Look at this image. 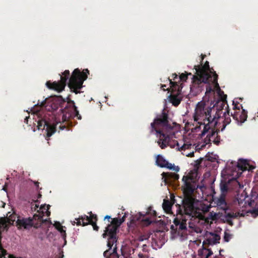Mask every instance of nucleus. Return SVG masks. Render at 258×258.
<instances>
[{
	"label": "nucleus",
	"mask_w": 258,
	"mask_h": 258,
	"mask_svg": "<svg viewBox=\"0 0 258 258\" xmlns=\"http://www.w3.org/2000/svg\"><path fill=\"white\" fill-rule=\"evenodd\" d=\"M176 217L173 223L176 229L182 231L186 229L187 221L191 228L190 221L194 220H205L204 214L209 211L211 207L205 204L199 203L192 195H185L182 200V205L176 204Z\"/></svg>",
	"instance_id": "f257e3e1"
},
{
	"label": "nucleus",
	"mask_w": 258,
	"mask_h": 258,
	"mask_svg": "<svg viewBox=\"0 0 258 258\" xmlns=\"http://www.w3.org/2000/svg\"><path fill=\"white\" fill-rule=\"evenodd\" d=\"M223 100H218L212 107L208 106L205 102L201 101L196 106L194 115V121L196 122L195 130L198 132L203 129L199 135L202 138L208 133V131L217 124V120L221 117L224 107L226 111L229 109L226 97L223 95Z\"/></svg>",
	"instance_id": "f03ea898"
},
{
	"label": "nucleus",
	"mask_w": 258,
	"mask_h": 258,
	"mask_svg": "<svg viewBox=\"0 0 258 258\" xmlns=\"http://www.w3.org/2000/svg\"><path fill=\"white\" fill-rule=\"evenodd\" d=\"M89 74V71L87 69L81 72L77 68L74 70L72 76L70 77V71L66 70L60 76V80L59 81L51 82L50 81H48L46 82V86L49 89L54 90L58 92H60L64 89L67 81L70 78L68 83L69 87L72 92L78 94L80 93L79 90L83 87V84L84 81L88 78V74Z\"/></svg>",
	"instance_id": "7ed1b4c3"
},
{
	"label": "nucleus",
	"mask_w": 258,
	"mask_h": 258,
	"mask_svg": "<svg viewBox=\"0 0 258 258\" xmlns=\"http://www.w3.org/2000/svg\"><path fill=\"white\" fill-rule=\"evenodd\" d=\"M150 129L151 134L156 132L157 137L159 138L157 143L162 149L167 146L174 148L175 145L170 144V142L175 138V132L173 131V126L169 122L168 114L164 110L151 123Z\"/></svg>",
	"instance_id": "20e7f679"
},
{
	"label": "nucleus",
	"mask_w": 258,
	"mask_h": 258,
	"mask_svg": "<svg viewBox=\"0 0 258 258\" xmlns=\"http://www.w3.org/2000/svg\"><path fill=\"white\" fill-rule=\"evenodd\" d=\"M126 214L124 213L121 218H114L111 223L108 224L102 234L104 238H107L108 249L105 250L103 255L105 258H119L117 252V232L121 224L125 221Z\"/></svg>",
	"instance_id": "39448f33"
},
{
	"label": "nucleus",
	"mask_w": 258,
	"mask_h": 258,
	"mask_svg": "<svg viewBox=\"0 0 258 258\" xmlns=\"http://www.w3.org/2000/svg\"><path fill=\"white\" fill-rule=\"evenodd\" d=\"M50 100L48 105L52 111L56 110L59 107H61L60 111L62 122H68L70 119L75 117L78 119H81V115L79 114L74 101L69 97L67 98V102L63 109V104L66 103V101L61 96L54 95L51 97Z\"/></svg>",
	"instance_id": "423d86ee"
},
{
	"label": "nucleus",
	"mask_w": 258,
	"mask_h": 258,
	"mask_svg": "<svg viewBox=\"0 0 258 258\" xmlns=\"http://www.w3.org/2000/svg\"><path fill=\"white\" fill-rule=\"evenodd\" d=\"M201 61L202 62L206 55L202 54ZM194 69L196 71L195 75L192 76V83L195 87H200L202 83H209L214 79V74L215 72L213 68H210L209 62L206 61L204 65H195Z\"/></svg>",
	"instance_id": "0eeeda50"
},
{
	"label": "nucleus",
	"mask_w": 258,
	"mask_h": 258,
	"mask_svg": "<svg viewBox=\"0 0 258 258\" xmlns=\"http://www.w3.org/2000/svg\"><path fill=\"white\" fill-rule=\"evenodd\" d=\"M52 119L53 117L50 119L48 115H44L43 117H39L37 121V128L38 130H45V139L47 140H48L49 138L56 132V126L59 122H61L59 118L58 120H52Z\"/></svg>",
	"instance_id": "6e6552de"
},
{
	"label": "nucleus",
	"mask_w": 258,
	"mask_h": 258,
	"mask_svg": "<svg viewBox=\"0 0 258 258\" xmlns=\"http://www.w3.org/2000/svg\"><path fill=\"white\" fill-rule=\"evenodd\" d=\"M175 83V82H171V93L168 96V100L173 105L177 106L180 104L182 99L181 93L182 87H178L176 85L174 86Z\"/></svg>",
	"instance_id": "1a4fd4ad"
},
{
	"label": "nucleus",
	"mask_w": 258,
	"mask_h": 258,
	"mask_svg": "<svg viewBox=\"0 0 258 258\" xmlns=\"http://www.w3.org/2000/svg\"><path fill=\"white\" fill-rule=\"evenodd\" d=\"M139 222H142L143 225L146 226L149 225L152 222L150 218L146 217L145 215L139 213L137 215L131 216L129 226L136 225Z\"/></svg>",
	"instance_id": "9d476101"
},
{
	"label": "nucleus",
	"mask_w": 258,
	"mask_h": 258,
	"mask_svg": "<svg viewBox=\"0 0 258 258\" xmlns=\"http://www.w3.org/2000/svg\"><path fill=\"white\" fill-rule=\"evenodd\" d=\"M192 178L188 176H184L182 178V181L184 182V196L185 195H192L195 190V183L192 182Z\"/></svg>",
	"instance_id": "9b49d317"
},
{
	"label": "nucleus",
	"mask_w": 258,
	"mask_h": 258,
	"mask_svg": "<svg viewBox=\"0 0 258 258\" xmlns=\"http://www.w3.org/2000/svg\"><path fill=\"white\" fill-rule=\"evenodd\" d=\"M90 214V216H88L86 215L84 216H80L79 218H76V220L77 222L74 221V223L73 224L75 225L76 223L77 225H83L86 226L88 225L90 223H92L93 222L97 221V216L95 214H93L91 212L89 213Z\"/></svg>",
	"instance_id": "f8f14e48"
},
{
	"label": "nucleus",
	"mask_w": 258,
	"mask_h": 258,
	"mask_svg": "<svg viewBox=\"0 0 258 258\" xmlns=\"http://www.w3.org/2000/svg\"><path fill=\"white\" fill-rule=\"evenodd\" d=\"M156 164L162 168L166 167L169 169L178 172L180 168L178 166H175L174 164H172L166 161L164 157L160 155H158L156 160Z\"/></svg>",
	"instance_id": "ddd939ff"
},
{
	"label": "nucleus",
	"mask_w": 258,
	"mask_h": 258,
	"mask_svg": "<svg viewBox=\"0 0 258 258\" xmlns=\"http://www.w3.org/2000/svg\"><path fill=\"white\" fill-rule=\"evenodd\" d=\"M215 126L211 128L208 131L209 132L210 130L211 131V133L208 134L205 139V142L206 144L210 143L211 141H212L215 144L218 145L220 143V137L218 135V132L219 131H215L214 128Z\"/></svg>",
	"instance_id": "4468645a"
},
{
	"label": "nucleus",
	"mask_w": 258,
	"mask_h": 258,
	"mask_svg": "<svg viewBox=\"0 0 258 258\" xmlns=\"http://www.w3.org/2000/svg\"><path fill=\"white\" fill-rule=\"evenodd\" d=\"M225 211V215L224 216L225 221L230 226L233 225V223L232 219L236 218L238 217H244L245 214L240 212L234 213L233 212H228V210Z\"/></svg>",
	"instance_id": "2eb2a0df"
},
{
	"label": "nucleus",
	"mask_w": 258,
	"mask_h": 258,
	"mask_svg": "<svg viewBox=\"0 0 258 258\" xmlns=\"http://www.w3.org/2000/svg\"><path fill=\"white\" fill-rule=\"evenodd\" d=\"M206 239L203 241V244L213 245L220 242L221 239L220 235L217 234L210 232L206 235Z\"/></svg>",
	"instance_id": "dca6fc26"
},
{
	"label": "nucleus",
	"mask_w": 258,
	"mask_h": 258,
	"mask_svg": "<svg viewBox=\"0 0 258 258\" xmlns=\"http://www.w3.org/2000/svg\"><path fill=\"white\" fill-rule=\"evenodd\" d=\"M231 184L233 185L235 187H237L238 186H239V187L240 186L239 182L235 178H233L229 181L228 183L222 182L220 184V189L221 191V194H225L226 196V194L227 192L229 186Z\"/></svg>",
	"instance_id": "f3484780"
},
{
	"label": "nucleus",
	"mask_w": 258,
	"mask_h": 258,
	"mask_svg": "<svg viewBox=\"0 0 258 258\" xmlns=\"http://www.w3.org/2000/svg\"><path fill=\"white\" fill-rule=\"evenodd\" d=\"M247 114V111L242 109L241 111H234L233 114L231 113V115L238 123L241 124L246 120Z\"/></svg>",
	"instance_id": "a211bd4d"
},
{
	"label": "nucleus",
	"mask_w": 258,
	"mask_h": 258,
	"mask_svg": "<svg viewBox=\"0 0 258 258\" xmlns=\"http://www.w3.org/2000/svg\"><path fill=\"white\" fill-rule=\"evenodd\" d=\"M226 196L225 194H221L219 198L216 200L215 203L217 206L220 209L223 210H228L229 207L225 200Z\"/></svg>",
	"instance_id": "6ab92c4d"
},
{
	"label": "nucleus",
	"mask_w": 258,
	"mask_h": 258,
	"mask_svg": "<svg viewBox=\"0 0 258 258\" xmlns=\"http://www.w3.org/2000/svg\"><path fill=\"white\" fill-rule=\"evenodd\" d=\"M218 75L214 72V79L213 80L211 81L213 84L214 85L215 88L217 90V93L219 95V99L218 100H223L222 98L224 97L223 95H224L226 97V99L227 98V95L224 94V92L222 91L219 85V84L218 83Z\"/></svg>",
	"instance_id": "aec40b11"
},
{
	"label": "nucleus",
	"mask_w": 258,
	"mask_h": 258,
	"mask_svg": "<svg viewBox=\"0 0 258 258\" xmlns=\"http://www.w3.org/2000/svg\"><path fill=\"white\" fill-rule=\"evenodd\" d=\"M16 223L19 228L24 227L25 229H27L33 225L32 220L29 218L18 219L16 221Z\"/></svg>",
	"instance_id": "412c9836"
},
{
	"label": "nucleus",
	"mask_w": 258,
	"mask_h": 258,
	"mask_svg": "<svg viewBox=\"0 0 258 258\" xmlns=\"http://www.w3.org/2000/svg\"><path fill=\"white\" fill-rule=\"evenodd\" d=\"M162 176L165 183L168 182V179L170 178H173L174 180H177L179 178L178 174L172 173L163 172Z\"/></svg>",
	"instance_id": "4be33fe9"
},
{
	"label": "nucleus",
	"mask_w": 258,
	"mask_h": 258,
	"mask_svg": "<svg viewBox=\"0 0 258 258\" xmlns=\"http://www.w3.org/2000/svg\"><path fill=\"white\" fill-rule=\"evenodd\" d=\"M172 205L173 204L169 200L164 199L162 207L166 213L170 214L172 213L171 208Z\"/></svg>",
	"instance_id": "5701e85b"
},
{
	"label": "nucleus",
	"mask_w": 258,
	"mask_h": 258,
	"mask_svg": "<svg viewBox=\"0 0 258 258\" xmlns=\"http://www.w3.org/2000/svg\"><path fill=\"white\" fill-rule=\"evenodd\" d=\"M223 116H224V120L223 121V126L221 130V131H223L226 126L231 122V118L229 116V109L227 110L223 113Z\"/></svg>",
	"instance_id": "b1692460"
},
{
	"label": "nucleus",
	"mask_w": 258,
	"mask_h": 258,
	"mask_svg": "<svg viewBox=\"0 0 258 258\" xmlns=\"http://www.w3.org/2000/svg\"><path fill=\"white\" fill-rule=\"evenodd\" d=\"M178 75L176 74H173L172 75V79H170L169 77L168 78V80L170 82V85H171V82L173 83L175 82V84H174V86H175L176 85L178 87H182V83H180L179 84V81H178Z\"/></svg>",
	"instance_id": "393cba45"
},
{
	"label": "nucleus",
	"mask_w": 258,
	"mask_h": 258,
	"mask_svg": "<svg viewBox=\"0 0 258 258\" xmlns=\"http://www.w3.org/2000/svg\"><path fill=\"white\" fill-rule=\"evenodd\" d=\"M54 225L55 228L59 232H60L63 238L65 239L66 237V231L64 230L63 229V227L58 222H55Z\"/></svg>",
	"instance_id": "a878e982"
},
{
	"label": "nucleus",
	"mask_w": 258,
	"mask_h": 258,
	"mask_svg": "<svg viewBox=\"0 0 258 258\" xmlns=\"http://www.w3.org/2000/svg\"><path fill=\"white\" fill-rule=\"evenodd\" d=\"M176 142V145L177 146V148L179 151H185L186 149H190L191 145L190 144H183L182 146H180L179 144L177 141Z\"/></svg>",
	"instance_id": "bb28decb"
},
{
	"label": "nucleus",
	"mask_w": 258,
	"mask_h": 258,
	"mask_svg": "<svg viewBox=\"0 0 258 258\" xmlns=\"http://www.w3.org/2000/svg\"><path fill=\"white\" fill-rule=\"evenodd\" d=\"M205 253L207 256H210L213 254V252L210 249H207L204 248L202 250H199V255L203 256Z\"/></svg>",
	"instance_id": "cd10ccee"
},
{
	"label": "nucleus",
	"mask_w": 258,
	"mask_h": 258,
	"mask_svg": "<svg viewBox=\"0 0 258 258\" xmlns=\"http://www.w3.org/2000/svg\"><path fill=\"white\" fill-rule=\"evenodd\" d=\"M1 239H2V232L0 231V258L4 257L7 258L6 256L8 254L7 252V250L3 248L2 243H1Z\"/></svg>",
	"instance_id": "c85d7f7f"
},
{
	"label": "nucleus",
	"mask_w": 258,
	"mask_h": 258,
	"mask_svg": "<svg viewBox=\"0 0 258 258\" xmlns=\"http://www.w3.org/2000/svg\"><path fill=\"white\" fill-rule=\"evenodd\" d=\"M188 75H192L191 73H187L185 72V73H182L179 76L178 78V81H179V84H180L181 81H186L187 79V77Z\"/></svg>",
	"instance_id": "c756f323"
},
{
	"label": "nucleus",
	"mask_w": 258,
	"mask_h": 258,
	"mask_svg": "<svg viewBox=\"0 0 258 258\" xmlns=\"http://www.w3.org/2000/svg\"><path fill=\"white\" fill-rule=\"evenodd\" d=\"M236 200L238 202V206L240 207H243L246 205V202L245 201V198L241 195L240 198L237 197Z\"/></svg>",
	"instance_id": "7c9ffc66"
},
{
	"label": "nucleus",
	"mask_w": 258,
	"mask_h": 258,
	"mask_svg": "<svg viewBox=\"0 0 258 258\" xmlns=\"http://www.w3.org/2000/svg\"><path fill=\"white\" fill-rule=\"evenodd\" d=\"M7 227V221L4 218L0 219V231Z\"/></svg>",
	"instance_id": "2f4dec72"
},
{
	"label": "nucleus",
	"mask_w": 258,
	"mask_h": 258,
	"mask_svg": "<svg viewBox=\"0 0 258 258\" xmlns=\"http://www.w3.org/2000/svg\"><path fill=\"white\" fill-rule=\"evenodd\" d=\"M34 218L35 219H37L40 222V224L47 222V220H44L43 219V215H42L35 214L34 215Z\"/></svg>",
	"instance_id": "473e14b6"
},
{
	"label": "nucleus",
	"mask_w": 258,
	"mask_h": 258,
	"mask_svg": "<svg viewBox=\"0 0 258 258\" xmlns=\"http://www.w3.org/2000/svg\"><path fill=\"white\" fill-rule=\"evenodd\" d=\"M233 110L234 111H240V107L242 108L241 105H239V103L237 101H233Z\"/></svg>",
	"instance_id": "72a5a7b5"
},
{
	"label": "nucleus",
	"mask_w": 258,
	"mask_h": 258,
	"mask_svg": "<svg viewBox=\"0 0 258 258\" xmlns=\"http://www.w3.org/2000/svg\"><path fill=\"white\" fill-rule=\"evenodd\" d=\"M147 214L151 215L152 216L154 217H156L157 216L156 212L153 210L152 207H149L148 209V212H147Z\"/></svg>",
	"instance_id": "f704fd0d"
},
{
	"label": "nucleus",
	"mask_w": 258,
	"mask_h": 258,
	"mask_svg": "<svg viewBox=\"0 0 258 258\" xmlns=\"http://www.w3.org/2000/svg\"><path fill=\"white\" fill-rule=\"evenodd\" d=\"M49 205H44L43 206H41L40 208V210H42V213L44 212L43 210H46V213L47 216H49L50 214V212L48 211V209H49Z\"/></svg>",
	"instance_id": "c9c22d12"
},
{
	"label": "nucleus",
	"mask_w": 258,
	"mask_h": 258,
	"mask_svg": "<svg viewBox=\"0 0 258 258\" xmlns=\"http://www.w3.org/2000/svg\"><path fill=\"white\" fill-rule=\"evenodd\" d=\"M231 234L225 232L224 233V240L225 242H228L231 239Z\"/></svg>",
	"instance_id": "e433bc0d"
},
{
	"label": "nucleus",
	"mask_w": 258,
	"mask_h": 258,
	"mask_svg": "<svg viewBox=\"0 0 258 258\" xmlns=\"http://www.w3.org/2000/svg\"><path fill=\"white\" fill-rule=\"evenodd\" d=\"M96 221L93 222L92 223H90L89 224H91L93 226V229L95 231H98L99 230V227L97 225Z\"/></svg>",
	"instance_id": "4c0bfd02"
},
{
	"label": "nucleus",
	"mask_w": 258,
	"mask_h": 258,
	"mask_svg": "<svg viewBox=\"0 0 258 258\" xmlns=\"http://www.w3.org/2000/svg\"><path fill=\"white\" fill-rule=\"evenodd\" d=\"M246 213H250L253 215H254L255 216H258V209H254L252 210H249L247 211Z\"/></svg>",
	"instance_id": "58836bf2"
},
{
	"label": "nucleus",
	"mask_w": 258,
	"mask_h": 258,
	"mask_svg": "<svg viewBox=\"0 0 258 258\" xmlns=\"http://www.w3.org/2000/svg\"><path fill=\"white\" fill-rule=\"evenodd\" d=\"M142 250L143 252H149V248L148 247L146 244H144L142 246Z\"/></svg>",
	"instance_id": "ea45409f"
},
{
	"label": "nucleus",
	"mask_w": 258,
	"mask_h": 258,
	"mask_svg": "<svg viewBox=\"0 0 258 258\" xmlns=\"http://www.w3.org/2000/svg\"><path fill=\"white\" fill-rule=\"evenodd\" d=\"M210 83L213 84L211 82H210V83H208L209 84V85L206 88V93L210 92L211 91L213 90L212 88H211V87L210 86Z\"/></svg>",
	"instance_id": "a19ab883"
},
{
	"label": "nucleus",
	"mask_w": 258,
	"mask_h": 258,
	"mask_svg": "<svg viewBox=\"0 0 258 258\" xmlns=\"http://www.w3.org/2000/svg\"><path fill=\"white\" fill-rule=\"evenodd\" d=\"M166 87V85H161V88L163 91H166V90H167L168 92H170L171 88L166 89V88H165Z\"/></svg>",
	"instance_id": "79ce46f5"
},
{
	"label": "nucleus",
	"mask_w": 258,
	"mask_h": 258,
	"mask_svg": "<svg viewBox=\"0 0 258 258\" xmlns=\"http://www.w3.org/2000/svg\"><path fill=\"white\" fill-rule=\"evenodd\" d=\"M138 257H139V258H148L149 257L148 255L144 254L141 253H139L138 254Z\"/></svg>",
	"instance_id": "37998d69"
},
{
	"label": "nucleus",
	"mask_w": 258,
	"mask_h": 258,
	"mask_svg": "<svg viewBox=\"0 0 258 258\" xmlns=\"http://www.w3.org/2000/svg\"><path fill=\"white\" fill-rule=\"evenodd\" d=\"M204 160V158H200L199 159L197 160L196 161V165L197 166H199V165H200L202 163V161Z\"/></svg>",
	"instance_id": "c03bdc74"
},
{
	"label": "nucleus",
	"mask_w": 258,
	"mask_h": 258,
	"mask_svg": "<svg viewBox=\"0 0 258 258\" xmlns=\"http://www.w3.org/2000/svg\"><path fill=\"white\" fill-rule=\"evenodd\" d=\"M10 217H11V218H9L8 219L9 221H11L13 222L15 221L16 216L15 215H12L10 216Z\"/></svg>",
	"instance_id": "a18cd8bd"
},
{
	"label": "nucleus",
	"mask_w": 258,
	"mask_h": 258,
	"mask_svg": "<svg viewBox=\"0 0 258 258\" xmlns=\"http://www.w3.org/2000/svg\"><path fill=\"white\" fill-rule=\"evenodd\" d=\"M59 130H64V128H66V124H64V125H60L59 126Z\"/></svg>",
	"instance_id": "49530a36"
},
{
	"label": "nucleus",
	"mask_w": 258,
	"mask_h": 258,
	"mask_svg": "<svg viewBox=\"0 0 258 258\" xmlns=\"http://www.w3.org/2000/svg\"><path fill=\"white\" fill-rule=\"evenodd\" d=\"M110 219H111V217L110 216H108V215H106L105 217H104V220L105 219H108V220H109ZM113 218H111V221H112V219ZM112 221L110 222V223Z\"/></svg>",
	"instance_id": "de8ad7c7"
},
{
	"label": "nucleus",
	"mask_w": 258,
	"mask_h": 258,
	"mask_svg": "<svg viewBox=\"0 0 258 258\" xmlns=\"http://www.w3.org/2000/svg\"><path fill=\"white\" fill-rule=\"evenodd\" d=\"M7 186H8V185H7V183H6L5 185L3 186V189L4 190H5V191H6V192H7Z\"/></svg>",
	"instance_id": "09e8293b"
},
{
	"label": "nucleus",
	"mask_w": 258,
	"mask_h": 258,
	"mask_svg": "<svg viewBox=\"0 0 258 258\" xmlns=\"http://www.w3.org/2000/svg\"><path fill=\"white\" fill-rule=\"evenodd\" d=\"M39 207V205H37V204L35 205V206L33 208H32V209H34V210L35 211Z\"/></svg>",
	"instance_id": "8fccbe9b"
},
{
	"label": "nucleus",
	"mask_w": 258,
	"mask_h": 258,
	"mask_svg": "<svg viewBox=\"0 0 258 258\" xmlns=\"http://www.w3.org/2000/svg\"><path fill=\"white\" fill-rule=\"evenodd\" d=\"M194 156V152H192V153H189L188 155H187V156L188 157H193Z\"/></svg>",
	"instance_id": "3c124183"
},
{
	"label": "nucleus",
	"mask_w": 258,
	"mask_h": 258,
	"mask_svg": "<svg viewBox=\"0 0 258 258\" xmlns=\"http://www.w3.org/2000/svg\"><path fill=\"white\" fill-rule=\"evenodd\" d=\"M34 184L35 185V186L37 187H39V183L38 182H34Z\"/></svg>",
	"instance_id": "603ef678"
},
{
	"label": "nucleus",
	"mask_w": 258,
	"mask_h": 258,
	"mask_svg": "<svg viewBox=\"0 0 258 258\" xmlns=\"http://www.w3.org/2000/svg\"><path fill=\"white\" fill-rule=\"evenodd\" d=\"M242 162L244 166H245L247 164V163L245 160L242 161Z\"/></svg>",
	"instance_id": "864d4df0"
},
{
	"label": "nucleus",
	"mask_w": 258,
	"mask_h": 258,
	"mask_svg": "<svg viewBox=\"0 0 258 258\" xmlns=\"http://www.w3.org/2000/svg\"><path fill=\"white\" fill-rule=\"evenodd\" d=\"M173 228H174V226H173V225H171V228L172 229H173Z\"/></svg>",
	"instance_id": "5fc2aeb1"
},
{
	"label": "nucleus",
	"mask_w": 258,
	"mask_h": 258,
	"mask_svg": "<svg viewBox=\"0 0 258 258\" xmlns=\"http://www.w3.org/2000/svg\"><path fill=\"white\" fill-rule=\"evenodd\" d=\"M41 197V195L40 194H39V195H38V198H40Z\"/></svg>",
	"instance_id": "6e6d98bb"
},
{
	"label": "nucleus",
	"mask_w": 258,
	"mask_h": 258,
	"mask_svg": "<svg viewBox=\"0 0 258 258\" xmlns=\"http://www.w3.org/2000/svg\"><path fill=\"white\" fill-rule=\"evenodd\" d=\"M208 257H209V256H207V255H206V256L205 257H203L202 258H208Z\"/></svg>",
	"instance_id": "4d7b16f0"
},
{
	"label": "nucleus",
	"mask_w": 258,
	"mask_h": 258,
	"mask_svg": "<svg viewBox=\"0 0 258 258\" xmlns=\"http://www.w3.org/2000/svg\"><path fill=\"white\" fill-rule=\"evenodd\" d=\"M173 124H176V123L175 122L173 123Z\"/></svg>",
	"instance_id": "13d9d810"
},
{
	"label": "nucleus",
	"mask_w": 258,
	"mask_h": 258,
	"mask_svg": "<svg viewBox=\"0 0 258 258\" xmlns=\"http://www.w3.org/2000/svg\"><path fill=\"white\" fill-rule=\"evenodd\" d=\"M27 118H28V117H26V118H25V120H27Z\"/></svg>",
	"instance_id": "bf43d9fd"
}]
</instances>
